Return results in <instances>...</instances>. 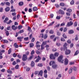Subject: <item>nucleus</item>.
Segmentation results:
<instances>
[{"mask_svg":"<svg viewBox=\"0 0 79 79\" xmlns=\"http://www.w3.org/2000/svg\"><path fill=\"white\" fill-rule=\"evenodd\" d=\"M13 57H16L17 56V55L15 53H14V54L13 55Z\"/></svg>","mask_w":79,"mask_h":79,"instance_id":"62","label":"nucleus"},{"mask_svg":"<svg viewBox=\"0 0 79 79\" xmlns=\"http://www.w3.org/2000/svg\"><path fill=\"white\" fill-rule=\"evenodd\" d=\"M69 60L67 58L64 59V64L65 65H67L68 64Z\"/></svg>","mask_w":79,"mask_h":79,"instance_id":"6","label":"nucleus"},{"mask_svg":"<svg viewBox=\"0 0 79 79\" xmlns=\"http://www.w3.org/2000/svg\"><path fill=\"white\" fill-rule=\"evenodd\" d=\"M35 65V64L33 61H31V67H34Z\"/></svg>","mask_w":79,"mask_h":79,"instance_id":"19","label":"nucleus"},{"mask_svg":"<svg viewBox=\"0 0 79 79\" xmlns=\"http://www.w3.org/2000/svg\"><path fill=\"white\" fill-rule=\"evenodd\" d=\"M4 43H8V41L6 40H3Z\"/></svg>","mask_w":79,"mask_h":79,"instance_id":"38","label":"nucleus"},{"mask_svg":"<svg viewBox=\"0 0 79 79\" xmlns=\"http://www.w3.org/2000/svg\"><path fill=\"white\" fill-rule=\"evenodd\" d=\"M14 46L15 48H18L19 47V45L17 44V43H16L14 44Z\"/></svg>","mask_w":79,"mask_h":79,"instance_id":"17","label":"nucleus"},{"mask_svg":"<svg viewBox=\"0 0 79 79\" xmlns=\"http://www.w3.org/2000/svg\"><path fill=\"white\" fill-rule=\"evenodd\" d=\"M15 9H13L11 10L10 12H15Z\"/></svg>","mask_w":79,"mask_h":79,"instance_id":"44","label":"nucleus"},{"mask_svg":"<svg viewBox=\"0 0 79 79\" xmlns=\"http://www.w3.org/2000/svg\"><path fill=\"white\" fill-rule=\"evenodd\" d=\"M38 66L40 67H42L43 66V65L42 63L38 64Z\"/></svg>","mask_w":79,"mask_h":79,"instance_id":"33","label":"nucleus"},{"mask_svg":"<svg viewBox=\"0 0 79 79\" xmlns=\"http://www.w3.org/2000/svg\"><path fill=\"white\" fill-rule=\"evenodd\" d=\"M19 65L18 64H17V65H16L15 66V68L17 69H18L19 68Z\"/></svg>","mask_w":79,"mask_h":79,"instance_id":"49","label":"nucleus"},{"mask_svg":"<svg viewBox=\"0 0 79 79\" xmlns=\"http://www.w3.org/2000/svg\"><path fill=\"white\" fill-rule=\"evenodd\" d=\"M40 37L42 38H43L44 36V34H41L40 35Z\"/></svg>","mask_w":79,"mask_h":79,"instance_id":"53","label":"nucleus"},{"mask_svg":"<svg viewBox=\"0 0 79 79\" xmlns=\"http://www.w3.org/2000/svg\"><path fill=\"white\" fill-rule=\"evenodd\" d=\"M60 6H63L65 5V4L63 2H61L60 3Z\"/></svg>","mask_w":79,"mask_h":79,"instance_id":"30","label":"nucleus"},{"mask_svg":"<svg viewBox=\"0 0 79 79\" xmlns=\"http://www.w3.org/2000/svg\"><path fill=\"white\" fill-rule=\"evenodd\" d=\"M62 37H63L65 39H66L67 38V35L64 33L63 34V35H62Z\"/></svg>","mask_w":79,"mask_h":79,"instance_id":"28","label":"nucleus"},{"mask_svg":"<svg viewBox=\"0 0 79 79\" xmlns=\"http://www.w3.org/2000/svg\"><path fill=\"white\" fill-rule=\"evenodd\" d=\"M41 60V58L39 55L38 56V58L36 59L35 60V63H37L40 60Z\"/></svg>","mask_w":79,"mask_h":79,"instance_id":"7","label":"nucleus"},{"mask_svg":"<svg viewBox=\"0 0 79 79\" xmlns=\"http://www.w3.org/2000/svg\"><path fill=\"white\" fill-rule=\"evenodd\" d=\"M34 50H33L32 51H31V55H32L34 54Z\"/></svg>","mask_w":79,"mask_h":79,"instance_id":"60","label":"nucleus"},{"mask_svg":"<svg viewBox=\"0 0 79 79\" xmlns=\"http://www.w3.org/2000/svg\"><path fill=\"white\" fill-rule=\"evenodd\" d=\"M8 54H10L11 53V48H9L8 51Z\"/></svg>","mask_w":79,"mask_h":79,"instance_id":"32","label":"nucleus"},{"mask_svg":"<svg viewBox=\"0 0 79 79\" xmlns=\"http://www.w3.org/2000/svg\"><path fill=\"white\" fill-rule=\"evenodd\" d=\"M32 10L33 11H35L38 10V8L37 7H34L33 8Z\"/></svg>","mask_w":79,"mask_h":79,"instance_id":"16","label":"nucleus"},{"mask_svg":"<svg viewBox=\"0 0 79 79\" xmlns=\"http://www.w3.org/2000/svg\"><path fill=\"white\" fill-rule=\"evenodd\" d=\"M74 33V31L72 30H69V34H73Z\"/></svg>","mask_w":79,"mask_h":79,"instance_id":"20","label":"nucleus"},{"mask_svg":"<svg viewBox=\"0 0 79 79\" xmlns=\"http://www.w3.org/2000/svg\"><path fill=\"white\" fill-rule=\"evenodd\" d=\"M72 69L74 71H76L77 70V68L75 66H73V68H72Z\"/></svg>","mask_w":79,"mask_h":79,"instance_id":"29","label":"nucleus"},{"mask_svg":"<svg viewBox=\"0 0 79 79\" xmlns=\"http://www.w3.org/2000/svg\"><path fill=\"white\" fill-rule=\"evenodd\" d=\"M54 31L52 30H51L50 31V33L51 34H53L54 33Z\"/></svg>","mask_w":79,"mask_h":79,"instance_id":"61","label":"nucleus"},{"mask_svg":"<svg viewBox=\"0 0 79 79\" xmlns=\"http://www.w3.org/2000/svg\"><path fill=\"white\" fill-rule=\"evenodd\" d=\"M47 44V41H45L42 42V43L41 45L44 46Z\"/></svg>","mask_w":79,"mask_h":79,"instance_id":"14","label":"nucleus"},{"mask_svg":"<svg viewBox=\"0 0 79 79\" xmlns=\"http://www.w3.org/2000/svg\"><path fill=\"white\" fill-rule=\"evenodd\" d=\"M12 22V21H11V20H9V21L7 23V24L9 25V24L10 23Z\"/></svg>","mask_w":79,"mask_h":79,"instance_id":"52","label":"nucleus"},{"mask_svg":"<svg viewBox=\"0 0 79 79\" xmlns=\"http://www.w3.org/2000/svg\"><path fill=\"white\" fill-rule=\"evenodd\" d=\"M73 72V67H71L70 69L69 70V73L71 74Z\"/></svg>","mask_w":79,"mask_h":79,"instance_id":"18","label":"nucleus"},{"mask_svg":"<svg viewBox=\"0 0 79 79\" xmlns=\"http://www.w3.org/2000/svg\"><path fill=\"white\" fill-rule=\"evenodd\" d=\"M35 40V38H32V39H31V42H34Z\"/></svg>","mask_w":79,"mask_h":79,"instance_id":"57","label":"nucleus"},{"mask_svg":"<svg viewBox=\"0 0 79 79\" xmlns=\"http://www.w3.org/2000/svg\"><path fill=\"white\" fill-rule=\"evenodd\" d=\"M16 64V62L15 61H14L13 62V63H12V65H15Z\"/></svg>","mask_w":79,"mask_h":79,"instance_id":"50","label":"nucleus"},{"mask_svg":"<svg viewBox=\"0 0 79 79\" xmlns=\"http://www.w3.org/2000/svg\"><path fill=\"white\" fill-rule=\"evenodd\" d=\"M50 18H51V19H52L54 17V15L53 14H51L50 15Z\"/></svg>","mask_w":79,"mask_h":79,"instance_id":"58","label":"nucleus"},{"mask_svg":"<svg viewBox=\"0 0 79 79\" xmlns=\"http://www.w3.org/2000/svg\"><path fill=\"white\" fill-rule=\"evenodd\" d=\"M44 77L45 78H47V77H48V75L47 74V73H44Z\"/></svg>","mask_w":79,"mask_h":79,"instance_id":"48","label":"nucleus"},{"mask_svg":"<svg viewBox=\"0 0 79 79\" xmlns=\"http://www.w3.org/2000/svg\"><path fill=\"white\" fill-rule=\"evenodd\" d=\"M14 3V2L13 0H11L10 1L11 4L12 5H13Z\"/></svg>","mask_w":79,"mask_h":79,"instance_id":"54","label":"nucleus"},{"mask_svg":"<svg viewBox=\"0 0 79 79\" xmlns=\"http://www.w3.org/2000/svg\"><path fill=\"white\" fill-rule=\"evenodd\" d=\"M65 25V23L64 22H63V23H62L61 24H60V26H64Z\"/></svg>","mask_w":79,"mask_h":79,"instance_id":"45","label":"nucleus"},{"mask_svg":"<svg viewBox=\"0 0 79 79\" xmlns=\"http://www.w3.org/2000/svg\"><path fill=\"white\" fill-rule=\"evenodd\" d=\"M36 53L37 54H41V53L40 52H39L38 51H36Z\"/></svg>","mask_w":79,"mask_h":79,"instance_id":"43","label":"nucleus"},{"mask_svg":"<svg viewBox=\"0 0 79 79\" xmlns=\"http://www.w3.org/2000/svg\"><path fill=\"white\" fill-rule=\"evenodd\" d=\"M55 6H56V8H59L60 7L59 5L58 4H55Z\"/></svg>","mask_w":79,"mask_h":79,"instance_id":"46","label":"nucleus"},{"mask_svg":"<svg viewBox=\"0 0 79 79\" xmlns=\"http://www.w3.org/2000/svg\"><path fill=\"white\" fill-rule=\"evenodd\" d=\"M58 56H59V53H58L57 52H56L54 53V56H55L58 57Z\"/></svg>","mask_w":79,"mask_h":79,"instance_id":"26","label":"nucleus"},{"mask_svg":"<svg viewBox=\"0 0 79 79\" xmlns=\"http://www.w3.org/2000/svg\"><path fill=\"white\" fill-rule=\"evenodd\" d=\"M79 51L78 50L76 51L75 52V54H74V56H77L79 54Z\"/></svg>","mask_w":79,"mask_h":79,"instance_id":"21","label":"nucleus"},{"mask_svg":"<svg viewBox=\"0 0 79 79\" xmlns=\"http://www.w3.org/2000/svg\"><path fill=\"white\" fill-rule=\"evenodd\" d=\"M5 33H6V36H9L10 33H9V31H6Z\"/></svg>","mask_w":79,"mask_h":79,"instance_id":"23","label":"nucleus"},{"mask_svg":"<svg viewBox=\"0 0 79 79\" xmlns=\"http://www.w3.org/2000/svg\"><path fill=\"white\" fill-rule=\"evenodd\" d=\"M10 2H6V5L7 6H10Z\"/></svg>","mask_w":79,"mask_h":79,"instance_id":"39","label":"nucleus"},{"mask_svg":"<svg viewBox=\"0 0 79 79\" xmlns=\"http://www.w3.org/2000/svg\"><path fill=\"white\" fill-rule=\"evenodd\" d=\"M75 40H78V35H76V37L75 39Z\"/></svg>","mask_w":79,"mask_h":79,"instance_id":"51","label":"nucleus"},{"mask_svg":"<svg viewBox=\"0 0 79 79\" xmlns=\"http://www.w3.org/2000/svg\"><path fill=\"white\" fill-rule=\"evenodd\" d=\"M28 40H29V37H27L24 38V40H25V41Z\"/></svg>","mask_w":79,"mask_h":79,"instance_id":"35","label":"nucleus"},{"mask_svg":"<svg viewBox=\"0 0 79 79\" xmlns=\"http://www.w3.org/2000/svg\"><path fill=\"white\" fill-rule=\"evenodd\" d=\"M67 11H68L69 12H72V10L71 9H68L67 10Z\"/></svg>","mask_w":79,"mask_h":79,"instance_id":"34","label":"nucleus"},{"mask_svg":"<svg viewBox=\"0 0 79 79\" xmlns=\"http://www.w3.org/2000/svg\"><path fill=\"white\" fill-rule=\"evenodd\" d=\"M27 60V56L25 55H23L22 57V60L24 61H26Z\"/></svg>","mask_w":79,"mask_h":79,"instance_id":"3","label":"nucleus"},{"mask_svg":"<svg viewBox=\"0 0 79 79\" xmlns=\"http://www.w3.org/2000/svg\"><path fill=\"white\" fill-rule=\"evenodd\" d=\"M55 36V35H52L50 36V38L51 39H53Z\"/></svg>","mask_w":79,"mask_h":79,"instance_id":"40","label":"nucleus"},{"mask_svg":"<svg viewBox=\"0 0 79 79\" xmlns=\"http://www.w3.org/2000/svg\"><path fill=\"white\" fill-rule=\"evenodd\" d=\"M19 6H22L23 5V2H19Z\"/></svg>","mask_w":79,"mask_h":79,"instance_id":"25","label":"nucleus"},{"mask_svg":"<svg viewBox=\"0 0 79 79\" xmlns=\"http://www.w3.org/2000/svg\"><path fill=\"white\" fill-rule=\"evenodd\" d=\"M18 27L17 26H15V25H12V27H11V28L14 31H15L16 30V29H18Z\"/></svg>","mask_w":79,"mask_h":79,"instance_id":"10","label":"nucleus"},{"mask_svg":"<svg viewBox=\"0 0 79 79\" xmlns=\"http://www.w3.org/2000/svg\"><path fill=\"white\" fill-rule=\"evenodd\" d=\"M70 5H73L74 4V1L73 0H72V1H71L70 2Z\"/></svg>","mask_w":79,"mask_h":79,"instance_id":"27","label":"nucleus"},{"mask_svg":"<svg viewBox=\"0 0 79 79\" xmlns=\"http://www.w3.org/2000/svg\"><path fill=\"white\" fill-rule=\"evenodd\" d=\"M7 73L9 74H12V71L10 70H7Z\"/></svg>","mask_w":79,"mask_h":79,"instance_id":"31","label":"nucleus"},{"mask_svg":"<svg viewBox=\"0 0 79 79\" xmlns=\"http://www.w3.org/2000/svg\"><path fill=\"white\" fill-rule=\"evenodd\" d=\"M24 32L23 30H22L19 31V33H23Z\"/></svg>","mask_w":79,"mask_h":79,"instance_id":"56","label":"nucleus"},{"mask_svg":"<svg viewBox=\"0 0 79 79\" xmlns=\"http://www.w3.org/2000/svg\"><path fill=\"white\" fill-rule=\"evenodd\" d=\"M60 40H61L62 41L64 42L65 41V40L64 38H61V39H60Z\"/></svg>","mask_w":79,"mask_h":79,"instance_id":"47","label":"nucleus"},{"mask_svg":"<svg viewBox=\"0 0 79 79\" xmlns=\"http://www.w3.org/2000/svg\"><path fill=\"white\" fill-rule=\"evenodd\" d=\"M9 20V19L7 18L6 17L5 18V20L3 21L4 23H6L7 21H8Z\"/></svg>","mask_w":79,"mask_h":79,"instance_id":"24","label":"nucleus"},{"mask_svg":"<svg viewBox=\"0 0 79 79\" xmlns=\"http://www.w3.org/2000/svg\"><path fill=\"white\" fill-rule=\"evenodd\" d=\"M63 56L62 55H60V56H59L58 58V60L59 62L63 63L64 60L63 59Z\"/></svg>","mask_w":79,"mask_h":79,"instance_id":"1","label":"nucleus"},{"mask_svg":"<svg viewBox=\"0 0 79 79\" xmlns=\"http://www.w3.org/2000/svg\"><path fill=\"white\" fill-rule=\"evenodd\" d=\"M34 46V44L31 43L29 44L30 48H31Z\"/></svg>","mask_w":79,"mask_h":79,"instance_id":"22","label":"nucleus"},{"mask_svg":"<svg viewBox=\"0 0 79 79\" xmlns=\"http://www.w3.org/2000/svg\"><path fill=\"white\" fill-rule=\"evenodd\" d=\"M39 73V71H35L34 74L35 75H37Z\"/></svg>","mask_w":79,"mask_h":79,"instance_id":"37","label":"nucleus"},{"mask_svg":"<svg viewBox=\"0 0 79 79\" xmlns=\"http://www.w3.org/2000/svg\"><path fill=\"white\" fill-rule=\"evenodd\" d=\"M77 22H75V23H74V26L75 27H77Z\"/></svg>","mask_w":79,"mask_h":79,"instance_id":"59","label":"nucleus"},{"mask_svg":"<svg viewBox=\"0 0 79 79\" xmlns=\"http://www.w3.org/2000/svg\"><path fill=\"white\" fill-rule=\"evenodd\" d=\"M23 39V36H22V37L19 36L17 38V39L20 42H22Z\"/></svg>","mask_w":79,"mask_h":79,"instance_id":"9","label":"nucleus"},{"mask_svg":"<svg viewBox=\"0 0 79 79\" xmlns=\"http://www.w3.org/2000/svg\"><path fill=\"white\" fill-rule=\"evenodd\" d=\"M17 56L19 59L22 58V56L19 54H18Z\"/></svg>","mask_w":79,"mask_h":79,"instance_id":"55","label":"nucleus"},{"mask_svg":"<svg viewBox=\"0 0 79 79\" xmlns=\"http://www.w3.org/2000/svg\"><path fill=\"white\" fill-rule=\"evenodd\" d=\"M10 10V8L9 7H6V8L5 9V10L6 11L8 12Z\"/></svg>","mask_w":79,"mask_h":79,"instance_id":"15","label":"nucleus"},{"mask_svg":"<svg viewBox=\"0 0 79 79\" xmlns=\"http://www.w3.org/2000/svg\"><path fill=\"white\" fill-rule=\"evenodd\" d=\"M41 50H43L44 49V45H41Z\"/></svg>","mask_w":79,"mask_h":79,"instance_id":"42","label":"nucleus"},{"mask_svg":"<svg viewBox=\"0 0 79 79\" xmlns=\"http://www.w3.org/2000/svg\"><path fill=\"white\" fill-rule=\"evenodd\" d=\"M71 51L69 49H67L65 51V55H68L71 53Z\"/></svg>","mask_w":79,"mask_h":79,"instance_id":"2","label":"nucleus"},{"mask_svg":"<svg viewBox=\"0 0 79 79\" xmlns=\"http://www.w3.org/2000/svg\"><path fill=\"white\" fill-rule=\"evenodd\" d=\"M47 37H48L47 35H46V34L45 35H44V39H46Z\"/></svg>","mask_w":79,"mask_h":79,"instance_id":"64","label":"nucleus"},{"mask_svg":"<svg viewBox=\"0 0 79 79\" xmlns=\"http://www.w3.org/2000/svg\"><path fill=\"white\" fill-rule=\"evenodd\" d=\"M74 64V62H70L69 63V65H72Z\"/></svg>","mask_w":79,"mask_h":79,"instance_id":"36","label":"nucleus"},{"mask_svg":"<svg viewBox=\"0 0 79 79\" xmlns=\"http://www.w3.org/2000/svg\"><path fill=\"white\" fill-rule=\"evenodd\" d=\"M43 71L42 70H41L40 71L39 73H38V75L42 77L43 76Z\"/></svg>","mask_w":79,"mask_h":79,"instance_id":"11","label":"nucleus"},{"mask_svg":"<svg viewBox=\"0 0 79 79\" xmlns=\"http://www.w3.org/2000/svg\"><path fill=\"white\" fill-rule=\"evenodd\" d=\"M68 48L67 47H64L63 48L62 47L60 48V50L61 51H65Z\"/></svg>","mask_w":79,"mask_h":79,"instance_id":"12","label":"nucleus"},{"mask_svg":"<svg viewBox=\"0 0 79 79\" xmlns=\"http://www.w3.org/2000/svg\"><path fill=\"white\" fill-rule=\"evenodd\" d=\"M61 18L60 17V16H57L56 17V19H58V20H59L60 19V18Z\"/></svg>","mask_w":79,"mask_h":79,"instance_id":"63","label":"nucleus"},{"mask_svg":"<svg viewBox=\"0 0 79 79\" xmlns=\"http://www.w3.org/2000/svg\"><path fill=\"white\" fill-rule=\"evenodd\" d=\"M56 63L54 61H53L52 62V68L53 69H55L56 67H57V65L56 64H55Z\"/></svg>","mask_w":79,"mask_h":79,"instance_id":"5","label":"nucleus"},{"mask_svg":"<svg viewBox=\"0 0 79 79\" xmlns=\"http://www.w3.org/2000/svg\"><path fill=\"white\" fill-rule=\"evenodd\" d=\"M50 58L51 59L55 60L56 59V56H54L53 54H50Z\"/></svg>","mask_w":79,"mask_h":79,"instance_id":"8","label":"nucleus"},{"mask_svg":"<svg viewBox=\"0 0 79 79\" xmlns=\"http://www.w3.org/2000/svg\"><path fill=\"white\" fill-rule=\"evenodd\" d=\"M59 14L62 15H64V12L63 10H59Z\"/></svg>","mask_w":79,"mask_h":79,"instance_id":"13","label":"nucleus"},{"mask_svg":"<svg viewBox=\"0 0 79 79\" xmlns=\"http://www.w3.org/2000/svg\"><path fill=\"white\" fill-rule=\"evenodd\" d=\"M73 21H70V22L67 23V24L66 25V27H69L70 26H71L73 25Z\"/></svg>","mask_w":79,"mask_h":79,"instance_id":"4","label":"nucleus"},{"mask_svg":"<svg viewBox=\"0 0 79 79\" xmlns=\"http://www.w3.org/2000/svg\"><path fill=\"white\" fill-rule=\"evenodd\" d=\"M68 45V44L66 43H65V44L64 45V47H67V46Z\"/></svg>","mask_w":79,"mask_h":79,"instance_id":"41","label":"nucleus"}]
</instances>
